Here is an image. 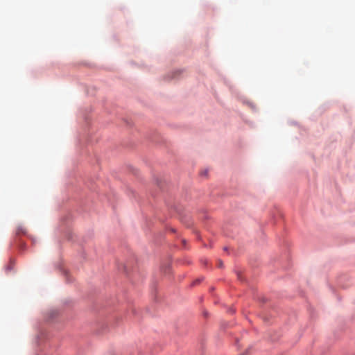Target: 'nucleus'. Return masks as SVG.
<instances>
[{
	"label": "nucleus",
	"mask_w": 355,
	"mask_h": 355,
	"mask_svg": "<svg viewBox=\"0 0 355 355\" xmlns=\"http://www.w3.org/2000/svg\"><path fill=\"white\" fill-rule=\"evenodd\" d=\"M17 233L18 234H19V233L24 234L25 233V230H24V228L22 227H19L18 229H17Z\"/></svg>",
	"instance_id": "f257e3e1"
},
{
	"label": "nucleus",
	"mask_w": 355,
	"mask_h": 355,
	"mask_svg": "<svg viewBox=\"0 0 355 355\" xmlns=\"http://www.w3.org/2000/svg\"><path fill=\"white\" fill-rule=\"evenodd\" d=\"M222 266H223V263H222L221 261H220V262H219V266H220V267H222Z\"/></svg>",
	"instance_id": "f03ea898"
}]
</instances>
